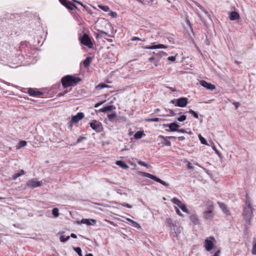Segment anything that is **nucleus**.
Here are the masks:
<instances>
[{"instance_id":"nucleus-2","label":"nucleus","mask_w":256,"mask_h":256,"mask_svg":"<svg viewBox=\"0 0 256 256\" xmlns=\"http://www.w3.org/2000/svg\"><path fill=\"white\" fill-rule=\"evenodd\" d=\"M82 80L79 77H76L71 75H66L62 78L61 82L64 88L69 86H74Z\"/></svg>"},{"instance_id":"nucleus-44","label":"nucleus","mask_w":256,"mask_h":256,"mask_svg":"<svg viewBox=\"0 0 256 256\" xmlns=\"http://www.w3.org/2000/svg\"><path fill=\"white\" fill-rule=\"evenodd\" d=\"M138 164H140V165L144 166L146 167V168H148L149 167L148 164H146L144 162L142 161H141V160H138Z\"/></svg>"},{"instance_id":"nucleus-25","label":"nucleus","mask_w":256,"mask_h":256,"mask_svg":"<svg viewBox=\"0 0 256 256\" xmlns=\"http://www.w3.org/2000/svg\"><path fill=\"white\" fill-rule=\"evenodd\" d=\"M144 136L145 134L144 133V132L138 131L134 134V138L135 139L138 140L141 138L143 136Z\"/></svg>"},{"instance_id":"nucleus-10","label":"nucleus","mask_w":256,"mask_h":256,"mask_svg":"<svg viewBox=\"0 0 256 256\" xmlns=\"http://www.w3.org/2000/svg\"><path fill=\"white\" fill-rule=\"evenodd\" d=\"M210 238L212 240L206 239L205 240L204 245L206 250L208 252L214 248V244L212 240L215 241V239L214 236H211L210 237Z\"/></svg>"},{"instance_id":"nucleus-46","label":"nucleus","mask_w":256,"mask_h":256,"mask_svg":"<svg viewBox=\"0 0 256 256\" xmlns=\"http://www.w3.org/2000/svg\"><path fill=\"white\" fill-rule=\"evenodd\" d=\"M20 176L18 173L15 174H14L12 176V180H16Z\"/></svg>"},{"instance_id":"nucleus-8","label":"nucleus","mask_w":256,"mask_h":256,"mask_svg":"<svg viewBox=\"0 0 256 256\" xmlns=\"http://www.w3.org/2000/svg\"><path fill=\"white\" fill-rule=\"evenodd\" d=\"M41 182L38 181L36 178H33L28 180L26 182V186L31 188H34L36 187L40 186Z\"/></svg>"},{"instance_id":"nucleus-17","label":"nucleus","mask_w":256,"mask_h":256,"mask_svg":"<svg viewBox=\"0 0 256 256\" xmlns=\"http://www.w3.org/2000/svg\"><path fill=\"white\" fill-rule=\"evenodd\" d=\"M167 46L162 44H152V46H146V48L147 49H156V48H167Z\"/></svg>"},{"instance_id":"nucleus-51","label":"nucleus","mask_w":256,"mask_h":256,"mask_svg":"<svg viewBox=\"0 0 256 256\" xmlns=\"http://www.w3.org/2000/svg\"><path fill=\"white\" fill-rule=\"evenodd\" d=\"M60 4L64 6L66 4H67V2H68L67 0H58Z\"/></svg>"},{"instance_id":"nucleus-5","label":"nucleus","mask_w":256,"mask_h":256,"mask_svg":"<svg viewBox=\"0 0 256 256\" xmlns=\"http://www.w3.org/2000/svg\"><path fill=\"white\" fill-rule=\"evenodd\" d=\"M138 174L141 176H142L148 178L158 182L161 184H162L164 186H169V184L168 183L166 182L160 180V178H157L156 176L150 174L146 172H139Z\"/></svg>"},{"instance_id":"nucleus-60","label":"nucleus","mask_w":256,"mask_h":256,"mask_svg":"<svg viewBox=\"0 0 256 256\" xmlns=\"http://www.w3.org/2000/svg\"><path fill=\"white\" fill-rule=\"evenodd\" d=\"M105 101L103 102H98L97 104H96L94 106V108H98V107L99 106H100L101 104H102Z\"/></svg>"},{"instance_id":"nucleus-58","label":"nucleus","mask_w":256,"mask_h":256,"mask_svg":"<svg viewBox=\"0 0 256 256\" xmlns=\"http://www.w3.org/2000/svg\"><path fill=\"white\" fill-rule=\"evenodd\" d=\"M204 170L207 174H208V175H210L211 174H210V172L209 170H208V169L206 168H202Z\"/></svg>"},{"instance_id":"nucleus-24","label":"nucleus","mask_w":256,"mask_h":256,"mask_svg":"<svg viewBox=\"0 0 256 256\" xmlns=\"http://www.w3.org/2000/svg\"><path fill=\"white\" fill-rule=\"evenodd\" d=\"M92 61L91 57H87L84 61H83V65L84 68H88L90 66V64Z\"/></svg>"},{"instance_id":"nucleus-31","label":"nucleus","mask_w":256,"mask_h":256,"mask_svg":"<svg viewBox=\"0 0 256 256\" xmlns=\"http://www.w3.org/2000/svg\"><path fill=\"white\" fill-rule=\"evenodd\" d=\"M98 7L104 12H108L110 10V8L108 6H103L101 4L98 5Z\"/></svg>"},{"instance_id":"nucleus-61","label":"nucleus","mask_w":256,"mask_h":256,"mask_svg":"<svg viewBox=\"0 0 256 256\" xmlns=\"http://www.w3.org/2000/svg\"><path fill=\"white\" fill-rule=\"evenodd\" d=\"M233 104L236 108H237L240 106V103L238 102H234Z\"/></svg>"},{"instance_id":"nucleus-26","label":"nucleus","mask_w":256,"mask_h":256,"mask_svg":"<svg viewBox=\"0 0 256 256\" xmlns=\"http://www.w3.org/2000/svg\"><path fill=\"white\" fill-rule=\"evenodd\" d=\"M110 87L111 86L107 85L104 83H100L96 86V89L98 90H100L105 88H110Z\"/></svg>"},{"instance_id":"nucleus-33","label":"nucleus","mask_w":256,"mask_h":256,"mask_svg":"<svg viewBox=\"0 0 256 256\" xmlns=\"http://www.w3.org/2000/svg\"><path fill=\"white\" fill-rule=\"evenodd\" d=\"M179 208L184 212L188 213V210L186 208V206L184 204H182L180 206H179Z\"/></svg>"},{"instance_id":"nucleus-12","label":"nucleus","mask_w":256,"mask_h":256,"mask_svg":"<svg viewBox=\"0 0 256 256\" xmlns=\"http://www.w3.org/2000/svg\"><path fill=\"white\" fill-rule=\"evenodd\" d=\"M200 84L202 86L206 88L208 90H213L215 89V86L212 84L211 83L208 82L206 80H201L200 81Z\"/></svg>"},{"instance_id":"nucleus-38","label":"nucleus","mask_w":256,"mask_h":256,"mask_svg":"<svg viewBox=\"0 0 256 256\" xmlns=\"http://www.w3.org/2000/svg\"><path fill=\"white\" fill-rule=\"evenodd\" d=\"M160 120H162L158 118H149L147 120L148 122H157Z\"/></svg>"},{"instance_id":"nucleus-45","label":"nucleus","mask_w":256,"mask_h":256,"mask_svg":"<svg viewBox=\"0 0 256 256\" xmlns=\"http://www.w3.org/2000/svg\"><path fill=\"white\" fill-rule=\"evenodd\" d=\"M137 40L142 41V42H144L146 40L144 38L141 39L140 38L138 37H136V36H134V38H132V41H134V40Z\"/></svg>"},{"instance_id":"nucleus-48","label":"nucleus","mask_w":256,"mask_h":256,"mask_svg":"<svg viewBox=\"0 0 256 256\" xmlns=\"http://www.w3.org/2000/svg\"><path fill=\"white\" fill-rule=\"evenodd\" d=\"M109 15L112 16V18H116L117 16V14L114 12H110L109 13Z\"/></svg>"},{"instance_id":"nucleus-20","label":"nucleus","mask_w":256,"mask_h":256,"mask_svg":"<svg viewBox=\"0 0 256 256\" xmlns=\"http://www.w3.org/2000/svg\"><path fill=\"white\" fill-rule=\"evenodd\" d=\"M190 218L194 224L196 225L200 224L199 220L196 214H192L190 216Z\"/></svg>"},{"instance_id":"nucleus-6","label":"nucleus","mask_w":256,"mask_h":256,"mask_svg":"<svg viewBox=\"0 0 256 256\" xmlns=\"http://www.w3.org/2000/svg\"><path fill=\"white\" fill-rule=\"evenodd\" d=\"M162 56L159 52H153L152 56L148 58V61L153 62L156 66L160 64V60Z\"/></svg>"},{"instance_id":"nucleus-4","label":"nucleus","mask_w":256,"mask_h":256,"mask_svg":"<svg viewBox=\"0 0 256 256\" xmlns=\"http://www.w3.org/2000/svg\"><path fill=\"white\" fill-rule=\"evenodd\" d=\"M79 40L82 45L88 46L89 48H93V44L90 38L87 34L84 33L82 36H80Z\"/></svg>"},{"instance_id":"nucleus-30","label":"nucleus","mask_w":256,"mask_h":256,"mask_svg":"<svg viewBox=\"0 0 256 256\" xmlns=\"http://www.w3.org/2000/svg\"><path fill=\"white\" fill-rule=\"evenodd\" d=\"M74 4L70 2H68L67 4H66L64 6L68 10H72L74 9Z\"/></svg>"},{"instance_id":"nucleus-40","label":"nucleus","mask_w":256,"mask_h":256,"mask_svg":"<svg viewBox=\"0 0 256 256\" xmlns=\"http://www.w3.org/2000/svg\"><path fill=\"white\" fill-rule=\"evenodd\" d=\"M86 137H85V136H80V137L78 138V140H76V144H74V145H76V144H78V143L80 142H82L83 140H86Z\"/></svg>"},{"instance_id":"nucleus-54","label":"nucleus","mask_w":256,"mask_h":256,"mask_svg":"<svg viewBox=\"0 0 256 256\" xmlns=\"http://www.w3.org/2000/svg\"><path fill=\"white\" fill-rule=\"evenodd\" d=\"M168 112L171 116H174L176 114L174 111L172 110L169 109Z\"/></svg>"},{"instance_id":"nucleus-29","label":"nucleus","mask_w":256,"mask_h":256,"mask_svg":"<svg viewBox=\"0 0 256 256\" xmlns=\"http://www.w3.org/2000/svg\"><path fill=\"white\" fill-rule=\"evenodd\" d=\"M172 202L173 204L177 205L178 207L179 206H180L182 204V202L176 197L174 198L172 200Z\"/></svg>"},{"instance_id":"nucleus-41","label":"nucleus","mask_w":256,"mask_h":256,"mask_svg":"<svg viewBox=\"0 0 256 256\" xmlns=\"http://www.w3.org/2000/svg\"><path fill=\"white\" fill-rule=\"evenodd\" d=\"M206 204H207L208 208H210V210H212L214 208L213 202H212L208 201L206 202Z\"/></svg>"},{"instance_id":"nucleus-59","label":"nucleus","mask_w":256,"mask_h":256,"mask_svg":"<svg viewBox=\"0 0 256 256\" xmlns=\"http://www.w3.org/2000/svg\"><path fill=\"white\" fill-rule=\"evenodd\" d=\"M178 132H180L181 133H183V134L187 132L184 129H178Z\"/></svg>"},{"instance_id":"nucleus-35","label":"nucleus","mask_w":256,"mask_h":256,"mask_svg":"<svg viewBox=\"0 0 256 256\" xmlns=\"http://www.w3.org/2000/svg\"><path fill=\"white\" fill-rule=\"evenodd\" d=\"M116 116V112H114L113 113L108 114L107 115V117L110 120H112L113 118H115Z\"/></svg>"},{"instance_id":"nucleus-22","label":"nucleus","mask_w":256,"mask_h":256,"mask_svg":"<svg viewBox=\"0 0 256 256\" xmlns=\"http://www.w3.org/2000/svg\"><path fill=\"white\" fill-rule=\"evenodd\" d=\"M158 138H162L164 140V144L167 146H171V142L168 140L169 139L168 138V136L165 137L162 135H160Z\"/></svg>"},{"instance_id":"nucleus-32","label":"nucleus","mask_w":256,"mask_h":256,"mask_svg":"<svg viewBox=\"0 0 256 256\" xmlns=\"http://www.w3.org/2000/svg\"><path fill=\"white\" fill-rule=\"evenodd\" d=\"M52 214L54 217H58L59 216L58 209L56 208H54L52 210Z\"/></svg>"},{"instance_id":"nucleus-36","label":"nucleus","mask_w":256,"mask_h":256,"mask_svg":"<svg viewBox=\"0 0 256 256\" xmlns=\"http://www.w3.org/2000/svg\"><path fill=\"white\" fill-rule=\"evenodd\" d=\"M188 112L194 116V118H198V114L193 110H190Z\"/></svg>"},{"instance_id":"nucleus-39","label":"nucleus","mask_w":256,"mask_h":256,"mask_svg":"<svg viewBox=\"0 0 256 256\" xmlns=\"http://www.w3.org/2000/svg\"><path fill=\"white\" fill-rule=\"evenodd\" d=\"M199 138L202 144H208L206 140L201 135L199 136Z\"/></svg>"},{"instance_id":"nucleus-19","label":"nucleus","mask_w":256,"mask_h":256,"mask_svg":"<svg viewBox=\"0 0 256 256\" xmlns=\"http://www.w3.org/2000/svg\"><path fill=\"white\" fill-rule=\"evenodd\" d=\"M90 222L96 223V220L94 219H92V218H90V219L82 218L80 221V223L86 224L88 226L92 225V224Z\"/></svg>"},{"instance_id":"nucleus-47","label":"nucleus","mask_w":256,"mask_h":256,"mask_svg":"<svg viewBox=\"0 0 256 256\" xmlns=\"http://www.w3.org/2000/svg\"><path fill=\"white\" fill-rule=\"evenodd\" d=\"M68 92V90H64V92H60L58 94L57 96H58V97H60V96H64V95H65L66 94H67Z\"/></svg>"},{"instance_id":"nucleus-64","label":"nucleus","mask_w":256,"mask_h":256,"mask_svg":"<svg viewBox=\"0 0 256 256\" xmlns=\"http://www.w3.org/2000/svg\"><path fill=\"white\" fill-rule=\"evenodd\" d=\"M87 12L90 14V16H93V14L94 13L92 12L90 10H89L88 8V7H86V10Z\"/></svg>"},{"instance_id":"nucleus-18","label":"nucleus","mask_w":256,"mask_h":256,"mask_svg":"<svg viewBox=\"0 0 256 256\" xmlns=\"http://www.w3.org/2000/svg\"><path fill=\"white\" fill-rule=\"evenodd\" d=\"M240 18V14L238 12H232L230 14V19L231 20H235L239 19Z\"/></svg>"},{"instance_id":"nucleus-57","label":"nucleus","mask_w":256,"mask_h":256,"mask_svg":"<svg viewBox=\"0 0 256 256\" xmlns=\"http://www.w3.org/2000/svg\"><path fill=\"white\" fill-rule=\"evenodd\" d=\"M220 250H218L214 254V255L212 256H220Z\"/></svg>"},{"instance_id":"nucleus-50","label":"nucleus","mask_w":256,"mask_h":256,"mask_svg":"<svg viewBox=\"0 0 256 256\" xmlns=\"http://www.w3.org/2000/svg\"><path fill=\"white\" fill-rule=\"evenodd\" d=\"M176 59V57L174 56H170L168 58V60L171 62H174Z\"/></svg>"},{"instance_id":"nucleus-49","label":"nucleus","mask_w":256,"mask_h":256,"mask_svg":"<svg viewBox=\"0 0 256 256\" xmlns=\"http://www.w3.org/2000/svg\"><path fill=\"white\" fill-rule=\"evenodd\" d=\"M176 208V213L179 215L180 216H182L183 214H182V212H180L179 209L177 207H175Z\"/></svg>"},{"instance_id":"nucleus-34","label":"nucleus","mask_w":256,"mask_h":256,"mask_svg":"<svg viewBox=\"0 0 256 256\" xmlns=\"http://www.w3.org/2000/svg\"><path fill=\"white\" fill-rule=\"evenodd\" d=\"M70 238V236H60V240L61 242H66V241H67Z\"/></svg>"},{"instance_id":"nucleus-62","label":"nucleus","mask_w":256,"mask_h":256,"mask_svg":"<svg viewBox=\"0 0 256 256\" xmlns=\"http://www.w3.org/2000/svg\"><path fill=\"white\" fill-rule=\"evenodd\" d=\"M18 174H20V176H21L25 174V172L24 170H21L20 172H18Z\"/></svg>"},{"instance_id":"nucleus-3","label":"nucleus","mask_w":256,"mask_h":256,"mask_svg":"<svg viewBox=\"0 0 256 256\" xmlns=\"http://www.w3.org/2000/svg\"><path fill=\"white\" fill-rule=\"evenodd\" d=\"M165 224L170 228L172 231V236H177V234L180 232L179 228H176V224H174L172 218H166L165 220Z\"/></svg>"},{"instance_id":"nucleus-55","label":"nucleus","mask_w":256,"mask_h":256,"mask_svg":"<svg viewBox=\"0 0 256 256\" xmlns=\"http://www.w3.org/2000/svg\"><path fill=\"white\" fill-rule=\"evenodd\" d=\"M158 52H160V55L162 57L164 56H168V54L163 51H159Z\"/></svg>"},{"instance_id":"nucleus-42","label":"nucleus","mask_w":256,"mask_h":256,"mask_svg":"<svg viewBox=\"0 0 256 256\" xmlns=\"http://www.w3.org/2000/svg\"><path fill=\"white\" fill-rule=\"evenodd\" d=\"M26 144H27V142L25 140L20 141L18 144H19L18 148H20L26 146Z\"/></svg>"},{"instance_id":"nucleus-9","label":"nucleus","mask_w":256,"mask_h":256,"mask_svg":"<svg viewBox=\"0 0 256 256\" xmlns=\"http://www.w3.org/2000/svg\"><path fill=\"white\" fill-rule=\"evenodd\" d=\"M163 126L164 127L169 128V130H166L167 132H177L180 128V126L177 124L176 121L168 124H164Z\"/></svg>"},{"instance_id":"nucleus-28","label":"nucleus","mask_w":256,"mask_h":256,"mask_svg":"<svg viewBox=\"0 0 256 256\" xmlns=\"http://www.w3.org/2000/svg\"><path fill=\"white\" fill-rule=\"evenodd\" d=\"M127 220H128V222H130L132 224V226H134V227H136L138 228H141V226H140V224H138V222H136L130 219V218H127L126 219Z\"/></svg>"},{"instance_id":"nucleus-14","label":"nucleus","mask_w":256,"mask_h":256,"mask_svg":"<svg viewBox=\"0 0 256 256\" xmlns=\"http://www.w3.org/2000/svg\"><path fill=\"white\" fill-rule=\"evenodd\" d=\"M84 117V114L83 112H79L74 116H72V122L76 123L80 120H82Z\"/></svg>"},{"instance_id":"nucleus-23","label":"nucleus","mask_w":256,"mask_h":256,"mask_svg":"<svg viewBox=\"0 0 256 256\" xmlns=\"http://www.w3.org/2000/svg\"><path fill=\"white\" fill-rule=\"evenodd\" d=\"M116 164L124 169L126 170L129 168V166L126 164V162L122 160L116 161Z\"/></svg>"},{"instance_id":"nucleus-15","label":"nucleus","mask_w":256,"mask_h":256,"mask_svg":"<svg viewBox=\"0 0 256 256\" xmlns=\"http://www.w3.org/2000/svg\"><path fill=\"white\" fill-rule=\"evenodd\" d=\"M219 207L222 209V212L226 215H230V210L228 209L226 204L223 202H218Z\"/></svg>"},{"instance_id":"nucleus-27","label":"nucleus","mask_w":256,"mask_h":256,"mask_svg":"<svg viewBox=\"0 0 256 256\" xmlns=\"http://www.w3.org/2000/svg\"><path fill=\"white\" fill-rule=\"evenodd\" d=\"M252 253L254 255H256V238H254L252 240Z\"/></svg>"},{"instance_id":"nucleus-16","label":"nucleus","mask_w":256,"mask_h":256,"mask_svg":"<svg viewBox=\"0 0 256 256\" xmlns=\"http://www.w3.org/2000/svg\"><path fill=\"white\" fill-rule=\"evenodd\" d=\"M204 218L205 219H212L214 218V214L212 210H208L204 212Z\"/></svg>"},{"instance_id":"nucleus-37","label":"nucleus","mask_w":256,"mask_h":256,"mask_svg":"<svg viewBox=\"0 0 256 256\" xmlns=\"http://www.w3.org/2000/svg\"><path fill=\"white\" fill-rule=\"evenodd\" d=\"M74 249L79 256H82V250L80 247L74 248Z\"/></svg>"},{"instance_id":"nucleus-53","label":"nucleus","mask_w":256,"mask_h":256,"mask_svg":"<svg viewBox=\"0 0 256 256\" xmlns=\"http://www.w3.org/2000/svg\"><path fill=\"white\" fill-rule=\"evenodd\" d=\"M121 205L124 207H126L129 208H132V206L130 204H126V203L122 204Z\"/></svg>"},{"instance_id":"nucleus-21","label":"nucleus","mask_w":256,"mask_h":256,"mask_svg":"<svg viewBox=\"0 0 256 256\" xmlns=\"http://www.w3.org/2000/svg\"><path fill=\"white\" fill-rule=\"evenodd\" d=\"M114 108L112 105H109L100 109L98 110V112H106L112 111Z\"/></svg>"},{"instance_id":"nucleus-43","label":"nucleus","mask_w":256,"mask_h":256,"mask_svg":"<svg viewBox=\"0 0 256 256\" xmlns=\"http://www.w3.org/2000/svg\"><path fill=\"white\" fill-rule=\"evenodd\" d=\"M186 118V115H182L180 117L178 118V120L179 122H184V121Z\"/></svg>"},{"instance_id":"nucleus-56","label":"nucleus","mask_w":256,"mask_h":256,"mask_svg":"<svg viewBox=\"0 0 256 256\" xmlns=\"http://www.w3.org/2000/svg\"><path fill=\"white\" fill-rule=\"evenodd\" d=\"M187 166L188 168L190 170H193L194 168V167L192 166L190 162H188Z\"/></svg>"},{"instance_id":"nucleus-52","label":"nucleus","mask_w":256,"mask_h":256,"mask_svg":"<svg viewBox=\"0 0 256 256\" xmlns=\"http://www.w3.org/2000/svg\"><path fill=\"white\" fill-rule=\"evenodd\" d=\"M73 123H74V122H72V120H71L70 122L68 123V128H70V130L72 129V126H73Z\"/></svg>"},{"instance_id":"nucleus-7","label":"nucleus","mask_w":256,"mask_h":256,"mask_svg":"<svg viewBox=\"0 0 256 256\" xmlns=\"http://www.w3.org/2000/svg\"><path fill=\"white\" fill-rule=\"evenodd\" d=\"M89 124L91 128L96 132H99L102 130V124L99 121L93 120L92 122H89Z\"/></svg>"},{"instance_id":"nucleus-63","label":"nucleus","mask_w":256,"mask_h":256,"mask_svg":"<svg viewBox=\"0 0 256 256\" xmlns=\"http://www.w3.org/2000/svg\"><path fill=\"white\" fill-rule=\"evenodd\" d=\"M18 174H20V176H21L25 174V172L24 170H21L20 172H18Z\"/></svg>"},{"instance_id":"nucleus-11","label":"nucleus","mask_w":256,"mask_h":256,"mask_svg":"<svg viewBox=\"0 0 256 256\" xmlns=\"http://www.w3.org/2000/svg\"><path fill=\"white\" fill-rule=\"evenodd\" d=\"M188 103V99L186 98L182 97L176 99V102L174 104V106L184 108L187 105Z\"/></svg>"},{"instance_id":"nucleus-13","label":"nucleus","mask_w":256,"mask_h":256,"mask_svg":"<svg viewBox=\"0 0 256 256\" xmlns=\"http://www.w3.org/2000/svg\"><path fill=\"white\" fill-rule=\"evenodd\" d=\"M28 93L33 96H40L42 94V92L38 90L36 88H28Z\"/></svg>"},{"instance_id":"nucleus-1","label":"nucleus","mask_w":256,"mask_h":256,"mask_svg":"<svg viewBox=\"0 0 256 256\" xmlns=\"http://www.w3.org/2000/svg\"><path fill=\"white\" fill-rule=\"evenodd\" d=\"M242 216L246 224L250 226V224L251 220L253 216V208L250 199L248 194H246L245 204L243 206Z\"/></svg>"}]
</instances>
